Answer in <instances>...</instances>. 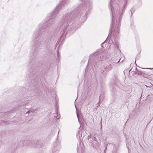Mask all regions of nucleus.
I'll return each instance as SVG.
<instances>
[{"mask_svg": "<svg viewBox=\"0 0 153 153\" xmlns=\"http://www.w3.org/2000/svg\"><path fill=\"white\" fill-rule=\"evenodd\" d=\"M80 18V14L78 11H73L65 15L58 25L59 26L62 30V34L63 35L65 33L68 26L71 27L73 23L79 21Z\"/></svg>", "mask_w": 153, "mask_h": 153, "instance_id": "obj_2", "label": "nucleus"}, {"mask_svg": "<svg viewBox=\"0 0 153 153\" xmlns=\"http://www.w3.org/2000/svg\"><path fill=\"white\" fill-rule=\"evenodd\" d=\"M151 74L152 75V74H153V72H152V73Z\"/></svg>", "mask_w": 153, "mask_h": 153, "instance_id": "obj_20", "label": "nucleus"}, {"mask_svg": "<svg viewBox=\"0 0 153 153\" xmlns=\"http://www.w3.org/2000/svg\"><path fill=\"white\" fill-rule=\"evenodd\" d=\"M90 59H89V60H88V63H89V62H90Z\"/></svg>", "mask_w": 153, "mask_h": 153, "instance_id": "obj_21", "label": "nucleus"}, {"mask_svg": "<svg viewBox=\"0 0 153 153\" xmlns=\"http://www.w3.org/2000/svg\"><path fill=\"white\" fill-rule=\"evenodd\" d=\"M92 142L98 146L99 145V143L97 140H96V141L94 142H93L92 141Z\"/></svg>", "mask_w": 153, "mask_h": 153, "instance_id": "obj_10", "label": "nucleus"}, {"mask_svg": "<svg viewBox=\"0 0 153 153\" xmlns=\"http://www.w3.org/2000/svg\"><path fill=\"white\" fill-rule=\"evenodd\" d=\"M82 0V1H84V0Z\"/></svg>", "mask_w": 153, "mask_h": 153, "instance_id": "obj_29", "label": "nucleus"}, {"mask_svg": "<svg viewBox=\"0 0 153 153\" xmlns=\"http://www.w3.org/2000/svg\"><path fill=\"white\" fill-rule=\"evenodd\" d=\"M96 54H94V62L96 64H97V63H98V62H100V59L101 58V57L99 55H97L96 56H95Z\"/></svg>", "mask_w": 153, "mask_h": 153, "instance_id": "obj_5", "label": "nucleus"}, {"mask_svg": "<svg viewBox=\"0 0 153 153\" xmlns=\"http://www.w3.org/2000/svg\"><path fill=\"white\" fill-rule=\"evenodd\" d=\"M76 114H77V117L78 118V120L79 121V116L78 114H77V113H76Z\"/></svg>", "mask_w": 153, "mask_h": 153, "instance_id": "obj_15", "label": "nucleus"}, {"mask_svg": "<svg viewBox=\"0 0 153 153\" xmlns=\"http://www.w3.org/2000/svg\"><path fill=\"white\" fill-rule=\"evenodd\" d=\"M88 139H89L91 138V135H90V136H88Z\"/></svg>", "mask_w": 153, "mask_h": 153, "instance_id": "obj_14", "label": "nucleus"}, {"mask_svg": "<svg viewBox=\"0 0 153 153\" xmlns=\"http://www.w3.org/2000/svg\"><path fill=\"white\" fill-rule=\"evenodd\" d=\"M26 94H25V95L23 97L22 99H21V102H24L25 101H26L28 98L27 96H26Z\"/></svg>", "mask_w": 153, "mask_h": 153, "instance_id": "obj_6", "label": "nucleus"}, {"mask_svg": "<svg viewBox=\"0 0 153 153\" xmlns=\"http://www.w3.org/2000/svg\"><path fill=\"white\" fill-rule=\"evenodd\" d=\"M112 12V21L109 30V34L115 37L118 35L120 31L119 27L120 26V11L119 7L117 6L111 7Z\"/></svg>", "mask_w": 153, "mask_h": 153, "instance_id": "obj_1", "label": "nucleus"}, {"mask_svg": "<svg viewBox=\"0 0 153 153\" xmlns=\"http://www.w3.org/2000/svg\"><path fill=\"white\" fill-rule=\"evenodd\" d=\"M62 4L63 3H61L56 7V9L51 15L50 16V18L47 22L45 23L42 22L40 24L39 26L40 27V32H46L48 30L49 27L52 26L54 24L55 22V18L59 13V9L61 8V6Z\"/></svg>", "mask_w": 153, "mask_h": 153, "instance_id": "obj_3", "label": "nucleus"}, {"mask_svg": "<svg viewBox=\"0 0 153 153\" xmlns=\"http://www.w3.org/2000/svg\"><path fill=\"white\" fill-rule=\"evenodd\" d=\"M25 144H24L25 146H28L29 145L30 141L28 140H26L24 141Z\"/></svg>", "mask_w": 153, "mask_h": 153, "instance_id": "obj_7", "label": "nucleus"}, {"mask_svg": "<svg viewBox=\"0 0 153 153\" xmlns=\"http://www.w3.org/2000/svg\"><path fill=\"white\" fill-rule=\"evenodd\" d=\"M26 103H23L22 104V105H25V104Z\"/></svg>", "mask_w": 153, "mask_h": 153, "instance_id": "obj_19", "label": "nucleus"}, {"mask_svg": "<svg viewBox=\"0 0 153 153\" xmlns=\"http://www.w3.org/2000/svg\"><path fill=\"white\" fill-rule=\"evenodd\" d=\"M131 71V69L129 71V72H130V71Z\"/></svg>", "mask_w": 153, "mask_h": 153, "instance_id": "obj_22", "label": "nucleus"}, {"mask_svg": "<svg viewBox=\"0 0 153 153\" xmlns=\"http://www.w3.org/2000/svg\"><path fill=\"white\" fill-rule=\"evenodd\" d=\"M37 35H36V36H34L33 37H34V38L35 39H36V38H37Z\"/></svg>", "mask_w": 153, "mask_h": 153, "instance_id": "obj_13", "label": "nucleus"}, {"mask_svg": "<svg viewBox=\"0 0 153 153\" xmlns=\"http://www.w3.org/2000/svg\"><path fill=\"white\" fill-rule=\"evenodd\" d=\"M121 11H122V12L123 13V10H121Z\"/></svg>", "mask_w": 153, "mask_h": 153, "instance_id": "obj_24", "label": "nucleus"}, {"mask_svg": "<svg viewBox=\"0 0 153 153\" xmlns=\"http://www.w3.org/2000/svg\"><path fill=\"white\" fill-rule=\"evenodd\" d=\"M120 61V59L117 62H115L116 63H118V62Z\"/></svg>", "mask_w": 153, "mask_h": 153, "instance_id": "obj_18", "label": "nucleus"}, {"mask_svg": "<svg viewBox=\"0 0 153 153\" xmlns=\"http://www.w3.org/2000/svg\"><path fill=\"white\" fill-rule=\"evenodd\" d=\"M34 112V111H32L30 110V111H28L26 113V114H29V113H30L31 112H32V113H33V112Z\"/></svg>", "mask_w": 153, "mask_h": 153, "instance_id": "obj_12", "label": "nucleus"}, {"mask_svg": "<svg viewBox=\"0 0 153 153\" xmlns=\"http://www.w3.org/2000/svg\"><path fill=\"white\" fill-rule=\"evenodd\" d=\"M114 63L113 61L111 60L107 63L106 65H104L102 67V70L103 72H107L111 70L114 66Z\"/></svg>", "mask_w": 153, "mask_h": 153, "instance_id": "obj_4", "label": "nucleus"}, {"mask_svg": "<svg viewBox=\"0 0 153 153\" xmlns=\"http://www.w3.org/2000/svg\"><path fill=\"white\" fill-rule=\"evenodd\" d=\"M134 74H137L138 75H141L142 74V72L140 71H138L136 72V73H133V75H134Z\"/></svg>", "mask_w": 153, "mask_h": 153, "instance_id": "obj_8", "label": "nucleus"}, {"mask_svg": "<svg viewBox=\"0 0 153 153\" xmlns=\"http://www.w3.org/2000/svg\"><path fill=\"white\" fill-rule=\"evenodd\" d=\"M107 39H108V37H107V39H106V40H105V41L104 42H103V43H102V44H101V45H102V44H104L105 42L106 41H107Z\"/></svg>", "mask_w": 153, "mask_h": 153, "instance_id": "obj_16", "label": "nucleus"}, {"mask_svg": "<svg viewBox=\"0 0 153 153\" xmlns=\"http://www.w3.org/2000/svg\"><path fill=\"white\" fill-rule=\"evenodd\" d=\"M116 45H117V43L116 42Z\"/></svg>", "mask_w": 153, "mask_h": 153, "instance_id": "obj_27", "label": "nucleus"}, {"mask_svg": "<svg viewBox=\"0 0 153 153\" xmlns=\"http://www.w3.org/2000/svg\"><path fill=\"white\" fill-rule=\"evenodd\" d=\"M146 69L152 70V69H153V68H146Z\"/></svg>", "mask_w": 153, "mask_h": 153, "instance_id": "obj_17", "label": "nucleus"}, {"mask_svg": "<svg viewBox=\"0 0 153 153\" xmlns=\"http://www.w3.org/2000/svg\"><path fill=\"white\" fill-rule=\"evenodd\" d=\"M75 106L76 108V110H77V109L76 108V105H75Z\"/></svg>", "mask_w": 153, "mask_h": 153, "instance_id": "obj_25", "label": "nucleus"}, {"mask_svg": "<svg viewBox=\"0 0 153 153\" xmlns=\"http://www.w3.org/2000/svg\"><path fill=\"white\" fill-rule=\"evenodd\" d=\"M91 139H92V141H93V142H94V141H96V140H97V138L95 137H92V138H91Z\"/></svg>", "mask_w": 153, "mask_h": 153, "instance_id": "obj_9", "label": "nucleus"}, {"mask_svg": "<svg viewBox=\"0 0 153 153\" xmlns=\"http://www.w3.org/2000/svg\"><path fill=\"white\" fill-rule=\"evenodd\" d=\"M123 7H125V6H123Z\"/></svg>", "mask_w": 153, "mask_h": 153, "instance_id": "obj_28", "label": "nucleus"}, {"mask_svg": "<svg viewBox=\"0 0 153 153\" xmlns=\"http://www.w3.org/2000/svg\"><path fill=\"white\" fill-rule=\"evenodd\" d=\"M92 55L91 54L90 56L91 57L92 56Z\"/></svg>", "mask_w": 153, "mask_h": 153, "instance_id": "obj_23", "label": "nucleus"}, {"mask_svg": "<svg viewBox=\"0 0 153 153\" xmlns=\"http://www.w3.org/2000/svg\"><path fill=\"white\" fill-rule=\"evenodd\" d=\"M56 52L57 53V57L59 58V51L58 49H57L56 50Z\"/></svg>", "mask_w": 153, "mask_h": 153, "instance_id": "obj_11", "label": "nucleus"}, {"mask_svg": "<svg viewBox=\"0 0 153 153\" xmlns=\"http://www.w3.org/2000/svg\"><path fill=\"white\" fill-rule=\"evenodd\" d=\"M106 149V147L105 148V150Z\"/></svg>", "mask_w": 153, "mask_h": 153, "instance_id": "obj_26", "label": "nucleus"}]
</instances>
